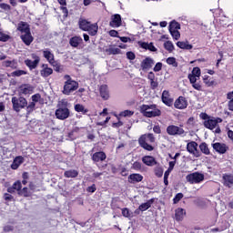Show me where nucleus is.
<instances>
[{"label": "nucleus", "instance_id": "nucleus-2", "mask_svg": "<svg viewBox=\"0 0 233 233\" xmlns=\"http://www.w3.org/2000/svg\"><path fill=\"white\" fill-rule=\"evenodd\" d=\"M140 112L145 117H157L161 116V110L157 109L156 105H142Z\"/></svg>", "mask_w": 233, "mask_h": 233}, {"label": "nucleus", "instance_id": "nucleus-22", "mask_svg": "<svg viewBox=\"0 0 233 233\" xmlns=\"http://www.w3.org/2000/svg\"><path fill=\"white\" fill-rule=\"evenodd\" d=\"M142 162L144 163V165H147V167H154V165H157L156 158L150 156L143 157Z\"/></svg>", "mask_w": 233, "mask_h": 233}, {"label": "nucleus", "instance_id": "nucleus-29", "mask_svg": "<svg viewBox=\"0 0 233 233\" xmlns=\"http://www.w3.org/2000/svg\"><path fill=\"white\" fill-rule=\"evenodd\" d=\"M223 181L225 187H228V188H230L233 185V175H224Z\"/></svg>", "mask_w": 233, "mask_h": 233}, {"label": "nucleus", "instance_id": "nucleus-56", "mask_svg": "<svg viewBox=\"0 0 233 233\" xmlns=\"http://www.w3.org/2000/svg\"><path fill=\"white\" fill-rule=\"evenodd\" d=\"M163 68V64L161 62H158L154 66L153 70L154 72H160V70Z\"/></svg>", "mask_w": 233, "mask_h": 233}, {"label": "nucleus", "instance_id": "nucleus-61", "mask_svg": "<svg viewBox=\"0 0 233 233\" xmlns=\"http://www.w3.org/2000/svg\"><path fill=\"white\" fill-rule=\"evenodd\" d=\"M10 39V35H0V41H2L3 43H6V41H8Z\"/></svg>", "mask_w": 233, "mask_h": 233}, {"label": "nucleus", "instance_id": "nucleus-12", "mask_svg": "<svg viewBox=\"0 0 233 233\" xmlns=\"http://www.w3.org/2000/svg\"><path fill=\"white\" fill-rule=\"evenodd\" d=\"M175 108L178 110H185L188 106V101L184 96H179L174 103Z\"/></svg>", "mask_w": 233, "mask_h": 233}, {"label": "nucleus", "instance_id": "nucleus-53", "mask_svg": "<svg viewBox=\"0 0 233 233\" xmlns=\"http://www.w3.org/2000/svg\"><path fill=\"white\" fill-rule=\"evenodd\" d=\"M187 77H188L189 82L191 83V85L196 83L198 81V79H199L198 76H194L192 74H189Z\"/></svg>", "mask_w": 233, "mask_h": 233}, {"label": "nucleus", "instance_id": "nucleus-47", "mask_svg": "<svg viewBox=\"0 0 233 233\" xmlns=\"http://www.w3.org/2000/svg\"><path fill=\"white\" fill-rule=\"evenodd\" d=\"M167 65H171V66L177 67V62L176 61V58L174 57H168L167 59Z\"/></svg>", "mask_w": 233, "mask_h": 233}, {"label": "nucleus", "instance_id": "nucleus-31", "mask_svg": "<svg viewBox=\"0 0 233 233\" xmlns=\"http://www.w3.org/2000/svg\"><path fill=\"white\" fill-rule=\"evenodd\" d=\"M90 25V22L86 21V19L79 20V28L84 32H86V30H88Z\"/></svg>", "mask_w": 233, "mask_h": 233}, {"label": "nucleus", "instance_id": "nucleus-62", "mask_svg": "<svg viewBox=\"0 0 233 233\" xmlns=\"http://www.w3.org/2000/svg\"><path fill=\"white\" fill-rule=\"evenodd\" d=\"M4 199H5V201H12V199H14V196H12L8 193H5V194H4Z\"/></svg>", "mask_w": 233, "mask_h": 233}, {"label": "nucleus", "instance_id": "nucleus-30", "mask_svg": "<svg viewBox=\"0 0 233 233\" xmlns=\"http://www.w3.org/2000/svg\"><path fill=\"white\" fill-rule=\"evenodd\" d=\"M23 163V157H16L12 165H11V168L13 170H17L19 168V166Z\"/></svg>", "mask_w": 233, "mask_h": 233}, {"label": "nucleus", "instance_id": "nucleus-9", "mask_svg": "<svg viewBox=\"0 0 233 233\" xmlns=\"http://www.w3.org/2000/svg\"><path fill=\"white\" fill-rule=\"evenodd\" d=\"M168 136H185V129L180 127L170 125L167 127Z\"/></svg>", "mask_w": 233, "mask_h": 233}, {"label": "nucleus", "instance_id": "nucleus-59", "mask_svg": "<svg viewBox=\"0 0 233 233\" xmlns=\"http://www.w3.org/2000/svg\"><path fill=\"white\" fill-rule=\"evenodd\" d=\"M21 181H16L13 184V188H15V190H17L18 192L21 190Z\"/></svg>", "mask_w": 233, "mask_h": 233}, {"label": "nucleus", "instance_id": "nucleus-54", "mask_svg": "<svg viewBox=\"0 0 233 233\" xmlns=\"http://www.w3.org/2000/svg\"><path fill=\"white\" fill-rule=\"evenodd\" d=\"M68 106V101H66V99H62L59 102V108H67Z\"/></svg>", "mask_w": 233, "mask_h": 233}, {"label": "nucleus", "instance_id": "nucleus-64", "mask_svg": "<svg viewBox=\"0 0 233 233\" xmlns=\"http://www.w3.org/2000/svg\"><path fill=\"white\" fill-rule=\"evenodd\" d=\"M153 132H155V134H161V127L159 126H155L153 127Z\"/></svg>", "mask_w": 233, "mask_h": 233}, {"label": "nucleus", "instance_id": "nucleus-25", "mask_svg": "<svg viewBox=\"0 0 233 233\" xmlns=\"http://www.w3.org/2000/svg\"><path fill=\"white\" fill-rule=\"evenodd\" d=\"M187 214V211L185 209L178 208L175 210V219L177 221H183V218H185Z\"/></svg>", "mask_w": 233, "mask_h": 233}, {"label": "nucleus", "instance_id": "nucleus-46", "mask_svg": "<svg viewBox=\"0 0 233 233\" xmlns=\"http://www.w3.org/2000/svg\"><path fill=\"white\" fill-rule=\"evenodd\" d=\"M191 75L198 78L201 77V69H199V67H194Z\"/></svg>", "mask_w": 233, "mask_h": 233}, {"label": "nucleus", "instance_id": "nucleus-5", "mask_svg": "<svg viewBox=\"0 0 233 233\" xmlns=\"http://www.w3.org/2000/svg\"><path fill=\"white\" fill-rule=\"evenodd\" d=\"M79 88V83H77L76 80H67L64 84V89L62 93L65 96H70L72 92H76Z\"/></svg>", "mask_w": 233, "mask_h": 233}, {"label": "nucleus", "instance_id": "nucleus-42", "mask_svg": "<svg viewBox=\"0 0 233 233\" xmlns=\"http://www.w3.org/2000/svg\"><path fill=\"white\" fill-rule=\"evenodd\" d=\"M18 194L19 196H24V198L30 197V191L28 190V187H23V189H20Z\"/></svg>", "mask_w": 233, "mask_h": 233}, {"label": "nucleus", "instance_id": "nucleus-55", "mask_svg": "<svg viewBox=\"0 0 233 233\" xmlns=\"http://www.w3.org/2000/svg\"><path fill=\"white\" fill-rule=\"evenodd\" d=\"M132 168L137 171L141 170V163L137 161L134 162L132 165Z\"/></svg>", "mask_w": 233, "mask_h": 233}, {"label": "nucleus", "instance_id": "nucleus-34", "mask_svg": "<svg viewBox=\"0 0 233 233\" xmlns=\"http://www.w3.org/2000/svg\"><path fill=\"white\" fill-rule=\"evenodd\" d=\"M106 54H108V56H116L121 52V49L117 47L110 46L107 49H106Z\"/></svg>", "mask_w": 233, "mask_h": 233}, {"label": "nucleus", "instance_id": "nucleus-58", "mask_svg": "<svg viewBox=\"0 0 233 233\" xmlns=\"http://www.w3.org/2000/svg\"><path fill=\"white\" fill-rule=\"evenodd\" d=\"M127 57L130 61H134V59H136V54H134V52H132V51H129L127 53Z\"/></svg>", "mask_w": 233, "mask_h": 233}, {"label": "nucleus", "instance_id": "nucleus-60", "mask_svg": "<svg viewBox=\"0 0 233 233\" xmlns=\"http://www.w3.org/2000/svg\"><path fill=\"white\" fill-rule=\"evenodd\" d=\"M41 99V95L35 94L32 96V101L33 103H38V101Z\"/></svg>", "mask_w": 233, "mask_h": 233}, {"label": "nucleus", "instance_id": "nucleus-36", "mask_svg": "<svg viewBox=\"0 0 233 233\" xmlns=\"http://www.w3.org/2000/svg\"><path fill=\"white\" fill-rule=\"evenodd\" d=\"M75 110L76 112H81L82 114H87L88 109L85 108V106L81 104L75 105Z\"/></svg>", "mask_w": 233, "mask_h": 233}, {"label": "nucleus", "instance_id": "nucleus-8", "mask_svg": "<svg viewBox=\"0 0 233 233\" xmlns=\"http://www.w3.org/2000/svg\"><path fill=\"white\" fill-rule=\"evenodd\" d=\"M156 65V61L153 60L152 57L147 56L145 59H143L140 63V69L142 72H148L152 66Z\"/></svg>", "mask_w": 233, "mask_h": 233}, {"label": "nucleus", "instance_id": "nucleus-24", "mask_svg": "<svg viewBox=\"0 0 233 233\" xmlns=\"http://www.w3.org/2000/svg\"><path fill=\"white\" fill-rule=\"evenodd\" d=\"M2 66H5V68H12V70H15L17 68L18 64L16 60H5L2 62Z\"/></svg>", "mask_w": 233, "mask_h": 233}, {"label": "nucleus", "instance_id": "nucleus-43", "mask_svg": "<svg viewBox=\"0 0 233 233\" xmlns=\"http://www.w3.org/2000/svg\"><path fill=\"white\" fill-rule=\"evenodd\" d=\"M120 117H130L132 116H134V112L130 111V110H125L120 112L119 114Z\"/></svg>", "mask_w": 233, "mask_h": 233}, {"label": "nucleus", "instance_id": "nucleus-28", "mask_svg": "<svg viewBox=\"0 0 233 233\" xmlns=\"http://www.w3.org/2000/svg\"><path fill=\"white\" fill-rule=\"evenodd\" d=\"M97 30H99V26L95 23L91 24L86 32H88L89 35H96V34H97Z\"/></svg>", "mask_w": 233, "mask_h": 233}, {"label": "nucleus", "instance_id": "nucleus-38", "mask_svg": "<svg viewBox=\"0 0 233 233\" xmlns=\"http://www.w3.org/2000/svg\"><path fill=\"white\" fill-rule=\"evenodd\" d=\"M142 47L146 50H150V52H156L157 50V48H156V46H154V44L152 43H143Z\"/></svg>", "mask_w": 233, "mask_h": 233}, {"label": "nucleus", "instance_id": "nucleus-49", "mask_svg": "<svg viewBox=\"0 0 233 233\" xmlns=\"http://www.w3.org/2000/svg\"><path fill=\"white\" fill-rule=\"evenodd\" d=\"M169 32H170L173 39H176V41H177V39H179V37H181V34L177 30H173V31H169Z\"/></svg>", "mask_w": 233, "mask_h": 233}, {"label": "nucleus", "instance_id": "nucleus-13", "mask_svg": "<svg viewBox=\"0 0 233 233\" xmlns=\"http://www.w3.org/2000/svg\"><path fill=\"white\" fill-rule=\"evenodd\" d=\"M32 56L34 60L26 59L25 60V65H26L31 70H34L37 68V66L39 65V61H41V59L35 55H32Z\"/></svg>", "mask_w": 233, "mask_h": 233}, {"label": "nucleus", "instance_id": "nucleus-7", "mask_svg": "<svg viewBox=\"0 0 233 233\" xmlns=\"http://www.w3.org/2000/svg\"><path fill=\"white\" fill-rule=\"evenodd\" d=\"M55 114H56V119L65 121V119H68V117H70V109H68V107H58L56 110Z\"/></svg>", "mask_w": 233, "mask_h": 233}, {"label": "nucleus", "instance_id": "nucleus-52", "mask_svg": "<svg viewBox=\"0 0 233 233\" xmlns=\"http://www.w3.org/2000/svg\"><path fill=\"white\" fill-rule=\"evenodd\" d=\"M150 86L152 90H156V88L159 86V83H157V79L155 78L154 80H150Z\"/></svg>", "mask_w": 233, "mask_h": 233}, {"label": "nucleus", "instance_id": "nucleus-1", "mask_svg": "<svg viewBox=\"0 0 233 233\" xmlns=\"http://www.w3.org/2000/svg\"><path fill=\"white\" fill-rule=\"evenodd\" d=\"M138 143L142 148L148 152H152V150H154V147L148 143H156V137H154V134L152 133L142 135L138 138Z\"/></svg>", "mask_w": 233, "mask_h": 233}, {"label": "nucleus", "instance_id": "nucleus-45", "mask_svg": "<svg viewBox=\"0 0 233 233\" xmlns=\"http://www.w3.org/2000/svg\"><path fill=\"white\" fill-rule=\"evenodd\" d=\"M164 47L166 50H167V52H172L174 50V44H172L170 41H167L164 43Z\"/></svg>", "mask_w": 233, "mask_h": 233}, {"label": "nucleus", "instance_id": "nucleus-3", "mask_svg": "<svg viewBox=\"0 0 233 233\" xmlns=\"http://www.w3.org/2000/svg\"><path fill=\"white\" fill-rule=\"evenodd\" d=\"M222 121L223 119H221L220 117H211L204 122V127L206 128H208L209 130H214L215 128V134H220L221 128H219L218 123H222Z\"/></svg>", "mask_w": 233, "mask_h": 233}, {"label": "nucleus", "instance_id": "nucleus-57", "mask_svg": "<svg viewBox=\"0 0 233 233\" xmlns=\"http://www.w3.org/2000/svg\"><path fill=\"white\" fill-rule=\"evenodd\" d=\"M52 66H54L56 72H61V64L55 61L54 64H51Z\"/></svg>", "mask_w": 233, "mask_h": 233}, {"label": "nucleus", "instance_id": "nucleus-21", "mask_svg": "<svg viewBox=\"0 0 233 233\" xmlns=\"http://www.w3.org/2000/svg\"><path fill=\"white\" fill-rule=\"evenodd\" d=\"M18 32H21V34H27L30 32V25L26 22H19L17 25Z\"/></svg>", "mask_w": 233, "mask_h": 233}, {"label": "nucleus", "instance_id": "nucleus-51", "mask_svg": "<svg viewBox=\"0 0 233 233\" xmlns=\"http://www.w3.org/2000/svg\"><path fill=\"white\" fill-rule=\"evenodd\" d=\"M181 199H183V193H178L173 198V203L176 205L177 203H179V201H181Z\"/></svg>", "mask_w": 233, "mask_h": 233}, {"label": "nucleus", "instance_id": "nucleus-48", "mask_svg": "<svg viewBox=\"0 0 233 233\" xmlns=\"http://www.w3.org/2000/svg\"><path fill=\"white\" fill-rule=\"evenodd\" d=\"M155 175L157 177H163V167H155Z\"/></svg>", "mask_w": 233, "mask_h": 233}, {"label": "nucleus", "instance_id": "nucleus-27", "mask_svg": "<svg viewBox=\"0 0 233 233\" xmlns=\"http://www.w3.org/2000/svg\"><path fill=\"white\" fill-rule=\"evenodd\" d=\"M81 43H83V38H81V36H73L69 40V44L74 48H77L79 46V45H81Z\"/></svg>", "mask_w": 233, "mask_h": 233}, {"label": "nucleus", "instance_id": "nucleus-32", "mask_svg": "<svg viewBox=\"0 0 233 233\" xmlns=\"http://www.w3.org/2000/svg\"><path fill=\"white\" fill-rule=\"evenodd\" d=\"M177 46L178 48H182L183 50H192V45L188 44V42H177Z\"/></svg>", "mask_w": 233, "mask_h": 233}, {"label": "nucleus", "instance_id": "nucleus-15", "mask_svg": "<svg viewBox=\"0 0 233 233\" xmlns=\"http://www.w3.org/2000/svg\"><path fill=\"white\" fill-rule=\"evenodd\" d=\"M127 181L131 183V185H136V183H141V181H143V177L141 174L133 173L128 176Z\"/></svg>", "mask_w": 233, "mask_h": 233}, {"label": "nucleus", "instance_id": "nucleus-35", "mask_svg": "<svg viewBox=\"0 0 233 233\" xmlns=\"http://www.w3.org/2000/svg\"><path fill=\"white\" fill-rule=\"evenodd\" d=\"M199 148L202 154H205L206 156L210 155V149L208 148V145H207V143H201L199 145Z\"/></svg>", "mask_w": 233, "mask_h": 233}, {"label": "nucleus", "instance_id": "nucleus-40", "mask_svg": "<svg viewBox=\"0 0 233 233\" xmlns=\"http://www.w3.org/2000/svg\"><path fill=\"white\" fill-rule=\"evenodd\" d=\"M12 77H21V76H26V71L25 70H16L11 73Z\"/></svg>", "mask_w": 233, "mask_h": 233}, {"label": "nucleus", "instance_id": "nucleus-50", "mask_svg": "<svg viewBox=\"0 0 233 233\" xmlns=\"http://www.w3.org/2000/svg\"><path fill=\"white\" fill-rule=\"evenodd\" d=\"M35 109V102H30L29 105L26 107L27 114H30L31 112H34Z\"/></svg>", "mask_w": 233, "mask_h": 233}, {"label": "nucleus", "instance_id": "nucleus-19", "mask_svg": "<svg viewBox=\"0 0 233 233\" xmlns=\"http://www.w3.org/2000/svg\"><path fill=\"white\" fill-rule=\"evenodd\" d=\"M99 90L102 99H104L105 101L110 99V92L108 91V86L106 85L101 86Z\"/></svg>", "mask_w": 233, "mask_h": 233}, {"label": "nucleus", "instance_id": "nucleus-23", "mask_svg": "<svg viewBox=\"0 0 233 233\" xmlns=\"http://www.w3.org/2000/svg\"><path fill=\"white\" fill-rule=\"evenodd\" d=\"M212 147L216 152H218V154H225L228 150L227 145L221 143H215Z\"/></svg>", "mask_w": 233, "mask_h": 233}, {"label": "nucleus", "instance_id": "nucleus-6", "mask_svg": "<svg viewBox=\"0 0 233 233\" xmlns=\"http://www.w3.org/2000/svg\"><path fill=\"white\" fill-rule=\"evenodd\" d=\"M205 180V175L199 172H194L186 177V181L190 185H198Z\"/></svg>", "mask_w": 233, "mask_h": 233}, {"label": "nucleus", "instance_id": "nucleus-20", "mask_svg": "<svg viewBox=\"0 0 233 233\" xmlns=\"http://www.w3.org/2000/svg\"><path fill=\"white\" fill-rule=\"evenodd\" d=\"M42 77H48L54 74V69L48 67V65L44 64L42 65V70L40 71Z\"/></svg>", "mask_w": 233, "mask_h": 233}, {"label": "nucleus", "instance_id": "nucleus-11", "mask_svg": "<svg viewBox=\"0 0 233 233\" xmlns=\"http://www.w3.org/2000/svg\"><path fill=\"white\" fill-rule=\"evenodd\" d=\"M18 94L19 96H30V94H34V87L32 85L24 84L19 86Z\"/></svg>", "mask_w": 233, "mask_h": 233}, {"label": "nucleus", "instance_id": "nucleus-63", "mask_svg": "<svg viewBox=\"0 0 233 233\" xmlns=\"http://www.w3.org/2000/svg\"><path fill=\"white\" fill-rule=\"evenodd\" d=\"M0 8H2V10H5V11H8L11 9L10 5H8V4H0Z\"/></svg>", "mask_w": 233, "mask_h": 233}, {"label": "nucleus", "instance_id": "nucleus-4", "mask_svg": "<svg viewBox=\"0 0 233 233\" xmlns=\"http://www.w3.org/2000/svg\"><path fill=\"white\" fill-rule=\"evenodd\" d=\"M11 103L13 105V110H15V112H21V109L25 108L28 105L26 98L23 96H13L11 99Z\"/></svg>", "mask_w": 233, "mask_h": 233}, {"label": "nucleus", "instance_id": "nucleus-16", "mask_svg": "<svg viewBox=\"0 0 233 233\" xmlns=\"http://www.w3.org/2000/svg\"><path fill=\"white\" fill-rule=\"evenodd\" d=\"M21 39L25 45L30 46L32 42L34 41V36H32V33L29 31L28 33H24L21 35Z\"/></svg>", "mask_w": 233, "mask_h": 233}, {"label": "nucleus", "instance_id": "nucleus-14", "mask_svg": "<svg viewBox=\"0 0 233 233\" xmlns=\"http://www.w3.org/2000/svg\"><path fill=\"white\" fill-rule=\"evenodd\" d=\"M121 15L116 14L111 16L109 25L112 26V28H119V26H121Z\"/></svg>", "mask_w": 233, "mask_h": 233}, {"label": "nucleus", "instance_id": "nucleus-10", "mask_svg": "<svg viewBox=\"0 0 233 233\" xmlns=\"http://www.w3.org/2000/svg\"><path fill=\"white\" fill-rule=\"evenodd\" d=\"M187 150L189 154H192L195 157H201V152L198 150V144L195 141H191L187 145Z\"/></svg>", "mask_w": 233, "mask_h": 233}, {"label": "nucleus", "instance_id": "nucleus-18", "mask_svg": "<svg viewBox=\"0 0 233 233\" xmlns=\"http://www.w3.org/2000/svg\"><path fill=\"white\" fill-rule=\"evenodd\" d=\"M43 56H44L45 59H46V61H48V63L50 65H54L56 59H55L54 54L52 53L51 50L45 49L43 51Z\"/></svg>", "mask_w": 233, "mask_h": 233}, {"label": "nucleus", "instance_id": "nucleus-17", "mask_svg": "<svg viewBox=\"0 0 233 233\" xmlns=\"http://www.w3.org/2000/svg\"><path fill=\"white\" fill-rule=\"evenodd\" d=\"M105 159H106V154H105V152L103 151L96 152L92 156V160L95 163H99V161H105Z\"/></svg>", "mask_w": 233, "mask_h": 233}, {"label": "nucleus", "instance_id": "nucleus-37", "mask_svg": "<svg viewBox=\"0 0 233 233\" xmlns=\"http://www.w3.org/2000/svg\"><path fill=\"white\" fill-rule=\"evenodd\" d=\"M150 207H152V201H147L146 203H143L139 206V210H141V212H145V210H148L150 208Z\"/></svg>", "mask_w": 233, "mask_h": 233}, {"label": "nucleus", "instance_id": "nucleus-44", "mask_svg": "<svg viewBox=\"0 0 233 233\" xmlns=\"http://www.w3.org/2000/svg\"><path fill=\"white\" fill-rule=\"evenodd\" d=\"M203 79H204V83H205V85H207V86H213L215 82H214V80L210 79V76H205Z\"/></svg>", "mask_w": 233, "mask_h": 233}, {"label": "nucleus", "instance_id": "nucleus-33", "mask_svg": "<svg viewBox=\"0 0 233 233\" xmlns=\"http://www.w3.org/2000/svg\"><path fill=\"white\" fill-rule=\"evenodd\" d=\"M65 177H77L79 176V172L76 169H70L64 173Z\"/></svg>", "mask_w": 233, "mask_h": 233}, {"label": "nucleus", "instance_id": "nucleus-39", "mask_svg": "<svg viewBox=\"0 0 233 233\" xmlns=\"http://www.w3.org/2000/svg\"><path fill=\"white\" fill-rule=\"evenodd\" d=\"M122 216L130 219L131 218H134V213H132V211H130L128 208H122Z\"/></svg>", "mask_w": 233, "mask_h": 233}, {"label": "nucleus", "instance_id": "nucleus-26", "mask_svg": "<svg viewBox=\"0 0 233 233\" xmlns=\"http://www.w3.org/2000/svg\"><path fill=\"white\" fill-rule=\"evenodd\" d=\"M162 101L167 106H172V98H170V95L168 94V91L165 90L162 93Z\"/></svg>", "mask_w": 233, "mask_h": 233}, {"label": "nucleus", "instance_id": "nucleus-41", "mask_svg": "<svg viewBox=\"0 0 233 233\" xmlns=\"http://www.w3.org/2000/svg\"><path fill=\"white\" fill-rule=\"evenodd\" d=\"M179 28H181V26L179 25V23H177L176 21H172L169 24V31L179 30Z\"/></svg>", "mask_w": 233, "mask_h": 233}]
</instances>
